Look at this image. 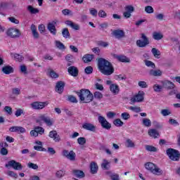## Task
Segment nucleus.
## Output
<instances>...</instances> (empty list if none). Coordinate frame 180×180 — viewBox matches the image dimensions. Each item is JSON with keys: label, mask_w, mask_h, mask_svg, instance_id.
<instances>
[{"label": "nucleus", "mask_w": 180, "mask_h": 180, "mask_svg": "<svg viewBox=\"0 0 180 180\" xmlns=\"http://www.w3.org/2000/svg\"><path fill=\"white\" fill-rule=\"evenodd\" d=\"M162 85L165 89H174L175 88V84L169 80L162 82Z\"/></svg>", "instance_id": "nucleus-16"}, {"label": "nucleus", "mask_w": 180, "mask_h": 180, "mask_svg": "<svg viewBox=\"0 0 180 180\" xmlns=\"http://www.w3.org/2000/svg\"><path fill=\"white\" fill-rule=\"evenodd\" d=\"M94 55H91V54H86L83 56L82 60L84 61V63H91V61H92V60H94Z\"/></svg>", "instance_id": "nucleus-30"}, {"label": "nucleus", "mask_w": 180, "mask_h": 180, "mask_svg": "<svg viewBox=\"0 0 180 180\" xmlns=\"http://www.w3.org/2000/svg\"><path fill=\"white\" fill-rule=\"evenodd\" d=\"M6 168H8V167H11L16 171H22V169L23 168L22 164H20V162H16L15 160L8 161V164L6 165Z\"/></svg>", "instance_id": "nucleus-9"}, {"label": "nucleus", "mask_w": 180, "mask_h": 180, "mask_svg": "<svg viewBox=\"0 0 180 180\" xmlns=\"http://www.w3.org/2000/svg\"><path fill=\"white\" fill-rule=\"evenodd\" d=\"M141 39H141H138L136 41V45L138 47H146V46L150 44V41H148V38H147L145 34H141Z\"/></svg>", "instance_id": "nucleus-10"}, {"label": "nucleus", "mask_w": 180, "mask_h": 180, "mask_svg": "<svg viewBox=\"0 0 180 180\" xmlns=\"http://www.w3.org/2000/svg\"><path fill=\"white\" fill-rule=\"evenodd\" d=\"M36 123L39 124V126H42L43 123H45L46 126L51 127V126H53V124H54V120H53V118L49 116V114L45 113L39 115L38 118L36 120Z\"/></svg>", "instance_id": "nucleus-3"}, {"label": "nucleus", "mask_w": 180, "mask_h": 180, "mask_svg": "<svg viewBox=\"0 0 180 180\" xmlns=\"http://www.w3.org/2000/svg\"><path fill=\"white\" fill-rule=\"evenodd\" d=\"M98 68L103 75H112L115 72V68L109 60L100 58L98 59Z\"/></svg>", "instance_id": "nucleus-1"}, {"label": "nucleus", "mask_w": 180, "mask_h": 180, "mask_svg": "<svg viewBox=\"0 0 180 180\" xmlns=\"http://www.w3.org/2000/svg\"><path fill=\"white\" fill-rule=\"evenodd\" d=\"M4 111L6 113H8V115H12L13 113V110H12V108L11 106H5L4 107Z\"/></svg>", "instance_id": "nucleus-56"}, {"label": "nucleus", "mask_w": 180, "mask_h": 180, "mask_svg": "<svg viewBox=\"0 0 180 180\" xmlns=\"http://www.w3.org/2000/svg\"><path fill=\"white\" fill-rule=\"evenodd\" d=\"M73 174L77 178H84L85 173L81 170H73Z\"/></svg>", "instance_id": "nucleus-34"}, {"label": "nucleus", "mask_w": 180, "mask_h": 180, "mask_svg": "<svg viewBox=\"0 0 180 180\" xmlns=\"http://www.w3.org/2000/svg\"><path fill=\"white\" fill-rule=\"evenodd\" d=\"M7 36L11 37V39H18V37H20L22 34L20 33V30L17 28H9L6 32Z\"/></svg>", "instance_id": "nucleus-8"}, {"label": "nucleus", "mask_w": 180, "mask_h": 180, "mask_svg": "<svg viewBox=\"0 0 180 180\" xmlns=\"http://www.w3.org/2000/svg\"><path fill=\"white\" fill-rule=\"evenodd\" d=\"M82 127L84 130H88L89 131H95L96 130V127L91 123L86 122L82 124Z\"/></svg>", "instance_id": "nucleus-19"}, {"label": "nucleus", "mask_w": 180, "mask_h": 180, "mask_svg": "<svg viewBox=\"0 0 180 180\" xmlns=\"http://www.w3.org/2000/svg\"><path fill=\"white\" fill-rule=\"evenodd\" d=\"M149 75L152 77H161L162 72L160 70H150Z\"/></svg>", "instance_id": "nucleus-26"}, {"label": "nucleus", "mask_w": 180, "mask_h": 180, "mask_svg": "<svg viewBox=\"0 0 180 180\" xmlns=\"http://www.w3.org/2000/svg\"><path fill=\"white\" fill-rule=\"evenodd\" d=\"M98 164L95 162H91L90 164V169L91 174H96L98 172Z\"/></svg>", "instance_id": "nucleus-27"}, {"label": "nucleus", "mask_w": 180, "mask_h": 180, "mask_svg": "<svg viewBox=\"0 0 180 180\" xmlns=\"http://www.w3.org/2000/svg\"><path fill=\"white\" fill-rule=\"evenodd\" d=\"M124 9L127 12H129V13H133V11H134V7L131 5H128L124 7Z\"/></svg>", "instance_id": "nucleus-55"}, {"label": "nucleus", "mask_w": 180, "mask_h": 180, "mask_svg": "<svg viewBox=\"0 0 180 180\" xmlns=\"http://www.w3.org/2000/svg\"><path fill=\"white\" fill-rule=\"evenodd\" d=\"M31 30L32 32V35L34 39H39V32H37V28L36 27V25L32 24L31 25Z\"/></svg>", "instance_id": "nucleus-31"}, {"label": "nucleus", "mask_w": 180, "mask_h": 180, "mask_svg": "<svg viewBox=\"0 0 180 180\" xmlns=\"http://www.w3.org/2000/svg\"><path fill=\"white\" fill-rule=\"evenodd\" d=\"M63 15L65 16H67L68 15H72V11H71L70 9L65 8L62 11Z\"/></svg>", "instance_id": "nucleus-61"}, {"label": "nucleus", "mask_w": 180, "mask_h": 180, "mask_svg": "<svg viewBox=\"0 0 180 180\" xmlns=\"http://www.w3.org/2000/svg\"><path fill=\"white\" fill-rule=\"evenodd\" d=\"M153 124L155 129H162V124L157 121H153Z\"/></svg>", "instance_id": "nucleus-63"}, {"label": "nucleus", "mask_w": 180, "mask_h": 180, "mask_svg": "<svg viewBox=\"0 0 180 180\" xmlns=\"http://www.w3.org/2000/svg\"><path fill=\"white\" fill-rule=\"evenodd\" d=\"M129 110H132V112H136V113H139V112H141V108L140 107H137V106H130L129 108Z\"/></svg>", "instance_id": "nucleus-50"}, {"label": "nucleus", "mask_w": 180, "mask_h": 180, "mask_svg": "<svg viewBox=\"0 0 180 180\" xmlns=\"http://www.w3.org/2000/svg\"><path fill=\"white\" fill-rule=\"evenodd\" d=\"M64 175H65V172H64L63 170H58L56 173V178H63Z\"/></svg>", "instance_id": "nucleus-52"}, {"label": "nucleus", "mask_w": 180, "mask_h": 180, "mask_svg": "<svg viewBox=\"0 0 180 180\" xmlns=\"http://www.w3.org/2000/svg\"><path fill=\"white\" fill-rule=\"evenodd\" d=\"M160 113L163 116H169V115H171V110L169 109H168V108L162 109L160 111Z\"/></svg>", "instance_id": "nucleus-45"}, {"label": "nucleus", "mask_w": 180, "mask_h": 180, "mask_svg": "<svg viewBox=\"0 0 180 180\" xmlns=\"http://www.w3.org/2000/svg\"><path fill=\"white\" fill-rule=\"evenodd\" d=\"M110 91H111V92L112 94H114V95H117V94H119L120 89H119V86L116 84H112L110 86Z\"/></svg>", "instance_id": "nucleus-23"}, {"label": "nucleus", "mask_w": 180, "mask_h": 180, "mask_svg": "<svg viewBox=\"0 0 180 180\" xmlns=\"http://www.w3.org/2000/svg\"><path fill=\"white\" fill-rule=\"evenodd\" d=\"M163 89H164L163 86H160V84H158L153 86V91H155V92H161Z\"/></svg>", "instance_id": "nucleus-43"}, {"label": "nucleus", "mask_w": 180, "mask_h": 180, "mask_svg": "<svg viewBox=\"0 0 180 180\" xmlns=\"http://www.w3.org/2000/svg\"><path fill=\"white\" fill-rule=\"evenodd\" d=\"M77 94L84 103H89L94 101V94L88 89H82L80 91L77 92Z\"/></svg>", "instance_id": "nucleus-2"}, {"label": "nucleus", "mask_w": 180, "mask_h": 180, "mask_svg": "<svg viewBox=\"0 0 180 180\" xmlns=\"http://www.w3.org/2000/svg\"><path fill=\"white\" fill-rule=\"evenodd\" d=\"M148 134L153 139H158V137H160V133L155 129H149Z\"/></svg>", "instance_id": "nucleus-22"}, {"label": "nucleus", "mask_w": 180, "mask_h": 180, "mask_svg": "<svg viewBox=\"0 0 180 180\" xmlns=\"http://www.w3.org/2000/svg\"><path fill=\"white\" fill-rule=\"evenodd\" d=\"M62 34L65 39H70L71 37L68 28H63L62 30Z\"/></svg>", "instance_id": "nucleus-36"}, {"label": "nucleus", "mask_w": 180, "mask_h": 180, "mask_svg": "<svg viewBox=\"0 0 180 180\" xmlns=\"http://www.w3.org/2000/svg\"><path fill=\"white\" fill-rule=\"evenodd\" d=\"M125 147H127V148H134L136 143H134L131 139H127L125 141Z\"/></svg>", "instance_id": "nucleus-28"}, {"label": "nucleus", "mask_w": 180, "mask_h": 180, "mask_svg": "<svg viewBox=\"0 0 180 180\" xmlns=\"http://www.w3.org/2000/svg\"><path fill=\"white\" fill-rule=\"evenodd\" d=\"M68 101L72 102V103H78V100H77V98L72 95L68 96Z\"/></svg>", "instance_id": "nucleus-48"}, {"label": "nucleus", "mask_w": 180, "mask_h": 180, "mask_svg": "<svg viewBox=\"0 0 180 180\" xmlns=\"http://www.w3.org/2000/svg\"><path fill=\"white\" fill-rule=\"evenodd\" d=\"M56 23L57 22H56L55 21H53L51 22H49L47 25V29L49 32H50L51 34H53V36H56L57 34V29H56Z\"/></svg>", "instance_id": "nucleus-14"}, {"label": "nucleus", "mask_w": 180, "mask_h": 180, "mask_svg": "<svg viewBox=\"0 0 180 180\" xmlns=\"http://www.w3.org/2000/svg\"><path fill=\"white\" fill-rule=\"evenodd\" d=\"M142 123L146 127H150L151 126V120H150L148 118H144L142 121Z\"/></svg>", "instance_id": "nucleus-42"}, {"label": "nucleus", "mask_w": 180, "mask_h": 180, "mask_svg": "<svg viewBox=\"0 0 180 180\" xmlns=\"http://www.w3.org/2000/svg\"><path fill=\"white\" fill-rule=\"evenodd\" d=\"M64 86H65V83L64 82H58L56 86V92H58V94H63V92H64Z\"/></svg>", "instance_id": "nucleus-17"}, {"label": "nucleus", "mask_w": 180, "mask_h": 180, "mask_svg": "<svg viewBox=\"0 0 180 180\" xmlns=\"http://www.w3.org/2000/svg\"><path fill=\"white\" fill-rule=\"evenodd\" d=\"M112 35L114 36V37H115V39H123L124 37H126V33L124 32V31L122 30H115L112 31Z\"/></svg>", "instance_id": "nucleus-13"}, {"label": "nucleus", "mask_w": 180, "mask_h": 180, "mask_svg": "<svg viewBox=\"0 0 180 180\" xmlns=\"http://www.w3.org/2000/svg\"><path fill=\"white\" fill-rule=\"evenodd\" d=\"M115 58L121 63H130V59L125 56H117Z\"/></svg>", "instance_id": "nucleus-32"}, {"label": "nucleus", "mask_w": 180, "mask_h": 180, "mask_svg": "<svg viewBox=\"0 0 180 180\" xmlns=\"http://www.w3.org/2000/svg\"><path fill=\"white\" fill-rule=\"evenodd\" d=\"M47 74L51 77V78H58L60 75L58 73L54 72V70L51 69V68H49L47 69Z\"/></svg>", "instance_id": "nucleus-25"}, {"label": "nucleus", "mask_w": 180, "mask_h": 180, "mask_svg": "<svg viewBox=\"0 0 180 180\" xmlns=\"http://www.w3.org/2000/svg\"><path fill=\"white\" fill-rule=\"evenodd\" d=\"M94 98L96 99H102L103 98V95L99 91H96L94 93Z\"/></svg>", "instance_id": "nucleus-62"}, {"label": "nucleus", "mask_w": 180, "mask_h": 180, "mask_svg": "<svg viewBox=\"0 0 180 180\" xmlns=\"http://www.w3.org/2000/svg\"><path fill=\"white\" fill-rule=\"evenodd\" d=\"M9 130L12 133H26V129L22 127H11Z\"/></svg>", "instance_id": "nucleus-18"}, {"label": "nucleus", "mask_w": 180, "mask_h": 180, "mask_svg": "<svg viewBox=\"0 0 180 180\" xmlns=\"http://www.w3.org/2000/svg\"><path fill=\"white\" fill-rule=\"evenodd\" d=\"M34 130L37 131L38 134H44V128L41 127H35Z\"/></svg>", "instance_id": "nucleus-46"}, {"label": "nucleus", "mask_w": 180, "mask_h": 180, "mask_svg": "<svg viewBox=\"0 0 180 180\" xmlns=\"http://www.w3.org/2000/svg\"><path fill=\"white\" fill-rule=\"evenodd\" d=\"M63 156L66 157L68 160H70V161H75V158L77 157V155L73 150H70L69 152L67 150H63Z\"/></svg>", "instance_id": "nucleus-12"}, {"label": "nucleus", "mask_w": 180, "mask_h": 180, "mask_svg": "<svg viewBox=\"0 0 180 180\" xmlns=\"http://www.w3.org/2000/svg\"><path fill=\"white\" fill-rule=\"evenodd\" d=\"M68 72L72 77H78V68L75 66H70L68 69Z\"/></svg>", "instance_id": "nucleus-20"}, {"label": "nucleus", "mask_w": 180, "mask_h": 180, "mask_svg": "<svg viewBox=\"0 0 180 180\" xmlns=\"http://www.w3.org/2000/svg\"><path fill=\"white\" fill-rule=\"evenodd\" d=\"M8 4L6 2H2L0 4V15H2V16H6V14L2 13V11H6V9H8Z\"/></svg>", "instance_id": "nucleus-29"}, {"label": "nucleus", "mask_w": 180, "mask_h": 180, "mask_svg": "<svg viewBox=\"0 0 180 180\" xmlns=\"http://www.w3.org/2000/svg\"><path fill=\"white\" fill-rule=\"evenodd\" d=\"M49 137L50 139H53V141H56V143H59V141H61V138L60 137V135L57 134V131L53 130L49 132Z\"/></svg>", "instance_id": "nucleus-15"}, {"label": "nucleus", "mask_w": 180, "mask_h": 180, "mask_svg": "<svg viewBox=\"0 0 180 180\" xmlns=\"http://www.w3.org/2000/svg\"><path fill=\"white\" fill-rule=\"evenodd\" d=\"M14 58L15 60H17V61L20 62V61H23L25 58L22 55H20V54H18V53H15L14 54Z\"/></svg>", "instance_id": "nucleus-59"}, {"label": "nucleus", "mask_w": 180, "mask_h": 180, "mask_svg": "<svg viewBox=\"0 0 180 180\" xmlns=\"http://www.w3.org/2000/svg\"><path fill=\"white\" fill-rule=\"evenodd\" d=\"M145 12L146 13H154V8L151 6H147L145 7Z\"/></svg>", "instance_id": "nucleus-51"}, {"label": "nucleus", "mask_w": 180, "mask_h": 180, "mask_svg": "<svg viewBox=\"0 0 180 180\" xmlns=\"http://www.w3.org/2000/svg\"><path fill=\"white\" fill-rule=\"evenodd\" d=\"M101 168L105 170L110 169V162L108 161L106 159H104L103 163L101 164Z\"/></svg>", "instance_id": "nucleus-33"}, {"label": "nucleus", "mask_w": 180, "mask_h": 180, "mask_svg": "<svg viewBox=\"0 0 180 180\" xmlns=\"http://www.w3.org/2000/svg\"><path fill=\"white\" fill-rule=\"evenodd\" d=\"M77 143L80 146H84V144H86V139H85L84 137H79L77 139Z\"/></svg>", "instance_id": "nucleus-49"}, {"label": "nucleus", "mask_w": 180, "mask_h": 180, "mask_svg": "<svg viewBox=\"0 0 180 180\" xmlns=\"http://www.w3.org/2000/svg\"><path fill=\"white\" fill-rule=\"evenodd\" d=\"M151 51L155 58H160V56H161V52L158 49H157L156 48H153Z\"/></svg>", "instance_id": "nucleus-37"}, {"label": "nucleus", "mask_w": 180, "mask_h": 180, "mask_svg": "<svg viewBox=\"0 0 180 180\" xmlns=\"http://www.w3.org/2000/svg\"><path fill=\"white\" fill-rule=\"evenodd\" d=\"M98 120L103 129H105V130H110V129H112V124L108 122L106 118H105L103 116L99 115Z\"/></svg>", "instance_id": "nucleus-6"}, {"label": "nucleus", "mask_w": 180, "mask_h": 180, "mask_svg": "<svg viewBox=\"0 0 180 180\" xmlns=\"http://www.w3.org/2000/svg\"><path fill=\"white\" fill-rule=\"evenodd\" d=\"M30 105L32 109H34L35 110H41V109H44V108L49 105V101H35Z\"/></svg>", "instance_id": "nucleus-7"}, {"label": "nucleus", "mask_w": 180, "mask_h": 180, "mask_svg": "<svg viewBox=\"0 0 180 180\" xmlns=\"http://www.w3.org/2000/svg\"><path fill=\"white\" fill-rule=\"evenodd\" d=\"M162 37H164V35H162V34H161L160 32H153V38L155 40H161V39H162Z\"/></svg>", "instance_id": "nucleus-41"}, {"label": "nucleus", "mask_w": 180, "mask_h": 180, "mask_svg": "<svg viewBox=\"0 0 180 180\" xmlns=\"http://www.w3.org/2000/svg\"><path fill=\"white\" fill-rule=\"evenodd\" d=\"M138 85H139V86H140V88H148V87L147 82H146L145 81H139L138 82Z\"/></svg>", "instance_id": "nucleus-60"}, {"label": "nucleus", "mask_w": 180, "mask_h": 180, "mask_svg": "<svg viewBox=\"0 0 180 180\" xmlns=\"http://www.w3.org/2000/svg\"><path fill=\"white\" fill-rule=\"evenodd\" d=\"M28 168H30L31 169H39V165L32 163V162H28L27 164Z\"/></svg>", "instance_id": "nucleus-53"}, {"label": "nucleus", "mask_w": 180, "mask_h": 180, "mask_svg": "<svg viewBox=\"0 0 180 180\" xmlns=\"http://www.w3.org/2000/svg\"><path fill=\"white\" fill-rule=\"evenodd\" d=\"M113 124H115V126L117 127H122L124 123L122 121V120L117 118L113 121Z\"/></svg>", "instance_id": "nucleus-40"}, {"label": "nucleus", "mask_w": 180, "mask_h": 180, "mask_svg": "<svg viewBox=\"0 0 180 180\" xmlns=\"http://www.w3.org/2000/svg\"><path fill=\"white\" fill-rule=\"evenodd\" d=\"M84 72H85L87 75H89L90 74H92V72H94V68H92V66H87V67L84 69Z\"/></svg>", "instance_id": "nucleus-47"}, {"label": "nucleus", "mask_w": 180, "mask_h": 180, "mask_svg": "<svg viewBox=\"0 0 180 180\" xmlns=\"http://www.w3.org/2000/svg\"><path fill=\"white\" fill-rule=\"evenodd\" d=\"M56 47L59 50H65V46L60 41H56Z\"/></svg>", "instance_id": "nucleus-39"}, {"label": "nucleus", "mask_w": 180, "mask_h": 180, "mask_svg": "<svg viewBox=\"0 0 180 180\" xmlns=\"http://www.w3.org/2000/svg\"><path fill=\"white\" fill-rule=\"evenodd\" d=\"M107 174L110 176L111 180H120L117 174H112V172H107Z\"/></svg>", "instance_id": "nucleus-38"}, {"label": "nucleus", "mask_w": 180, "mask_h": 180, "mask_svg": "<svg viewBox=\"0 0 180 180\" xmlns=\"http://www.w3.org/2000/svg\"><path fill=\"white\" fill-rule=\"evenodd\" d=\"M145 148L146 151H150V153H157L158 151V149L156 147L150 145H146Z\"/></svg>", "instance_id": "nucleus-35"}, {"label": "nucleus", "mask_w": 180, "mask_h": 180, "mask_svg": "<svg viewBox=\"0 0 180 180\" xmlns=\"http://www.w3.org/2000/svg\"><path fill=\"white\" fill-rule=\"evenodd\" d=\"M2 72L6 74V75H9V74H12L13 72V68L11 65L4 66L1 69Z\"/></svg>", "instance_id": "nucleus-21"}, {"label": "nucleus", "mask_w": 180, "mask_h": 180, "mask_svg": "<svg viewBox=\"0 0 180 180\" xmlns=\"http://www.w3.org/2000/svg\"><path fill=\"white\" fill-rule=\"evenodd\" d=\"M144 101V91H139L138 94L131 98V105H134L136 102L140 103Z\"/></svg>", "instance_id": "nucleus-11"}, {"label": "nucleus", "mask_w": 180, "mask_h": 180, "mask_svg": "<svg viewBox=\"0 0 180 180\" xmlns=\"http://www.w3.org/2000/svg\"><path fill=\"white\" fill-rule=\"evenodd\" d=\"M65 25H67V26L71 27V28L74 29V30H79V25L78 24L72 22V21L71 20H66Z\"/></svg>", "instance_id": "nucleus-24"}, {"label": "nucleus", "mask_w": 180, "mask_h": 180, "mask_svg": "<svg viewBox=\"0 0 180 180\" xmlns=\"http://www.w3.org/2000/svg\"><path fill=\"white\" fill-rule=\"evenodd\" d=\"M145 168L154 174V175H162V170L155 166L153 162H147L145 164Z\"/></svg>", "instance_id": "nucleus-4"}, {"label": "nucleus", "mask_w": 180, "mask_h": 180, "mask_svg": "<svg viewBox=\"0 0 180 180\" xmlns=\"http://www.w3.org/2000/svg\"><path fill=\"white\" fill-rule=\"evenodd\" d=\"M121 117L123 119V120H129L130 119V114L129 112H122L121 114Z\"/></svg>", "instance_id": "nucleus-54"}, {"label": "nucleus", "mask_w": 180, "mask_h": 180, "mask_svg": "<svg viewBox=\"0 0 180 180\" xmlns=\"http://www.w3.org/2000/svg\"><path fill=\"white\" fill-rule=\"evenodd\" d=\"M13 95H20V89L19 88H13L12 89Z\"/></svg>", "instance_id": "nucleus-64"}, {"label": "nucleus", "mask_w": 180, "mask_h": 180, "mask_svg": "<svg viewBox=\"0 0 180 180\" xmlns=\"http://www.w3.org/2000/svg\"><path fill=\"white\" fill-rule=\"evenodd\" d=\"M23 113H24L23 110L22 108H18L15 110V116H16V117H19V116H22Z\"/></svg>", "instance_id": "nucleus-58"}, {"label": "nucleus", "mask_w": 180, "mask_h": 180, "mask_svg": "<svg viewBox=\"0 0 180 180\" xmlns=\"http://www.w3.org/2000/svg\"><path fill=\"white\" fill-rule=\"evenodd\" d=\"M27 9H28L29 12H30V13H32V14L39 13V9L34 8L32 6H28Z\"/></svg>", "instance_id": "nucleus-44"}, {"label": "nucleus", "mask_w": 180, "mask_h": 180, "mask_svg": "<svg viewBox=\"0 0 180 180\" xmlns=\"http://www.w3.org/2000/svg\"><path fill=\"white\" fill-rule=\"evenodd\" d=\"M166 154L172 161H179L180 153L178 150L174 148H168L166 150Z\"/></svg>", "instance_id": "nucleus-5"}, {"label": "nucleus", "mask_w": 180, "mask_h": 180, "mask_svg": "<svg viewBox=\"0 0 180 180\" xmlns=\"http://www.w3.org/2000/svg\"><path fill=\"white\" fill-rule=\"evenodd\" d=\"M146 67H151V68H155V64L150 60H145Z\"/></svg>", "instance_id": "nucleus-57"}]
</instances>
